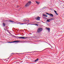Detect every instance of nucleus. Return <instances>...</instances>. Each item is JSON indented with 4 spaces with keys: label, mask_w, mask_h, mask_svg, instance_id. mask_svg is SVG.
Instances as JSON below:
<instances>
[{
    "label": "nucleus",
    "mask_w": 64,
    "mask_h": 64,
    "mask_svg": "<svg viewBox=\"0 0 64 64\" xmlns=\"http://www.w3.org/2000/svg\"><path fill=\"white\" fill-rule=\"evenodd\" d=\"M31 4V2L30 1L28 3L26 4L25 5V7H28V6H29L30 4Z\"/></svg>",
    "instance_id": "1"
},
{
    "label": "nucleus",
    "mask_w": 64,
    "mask_h": 64,
    "mask_svg": "<svg viewBox=\"0 0 64 64\" xmlns=\"http://www.w3.org/2000/svg\"><path fill=\"white\" fill-rule=\"evenodd\" d=\"M42 31V28H39L38 29L37 32L38 33H40V32H41Z\"/></svg>",
    "instance_id": "2"
},
{
    "label": "nucleus",
    "mask_w": 64,
    "mask_h": 64,
    "mask_svg": "<svg viewBox=\"0 0 64 64\" xmlns=\"http://www.w3.org/2000/svg\"><path fill=\"white\" fill-rule=\"evenodd\" d=\"M12 42H13L14 43H18L19 42H20V41H18L17 40H15L13 41L12 42H8V43H12Z\"/></svg>",
    "instance_id": "3"
},
{
    "label": "nucleus",
    "mask_w": 64,
    "mask_h": 64,
    "mask_svg": "<svg viewBox=\"0 0 64 64\" xmlns=\"http://www.w3.org/2000/svg\"><path fill=\"white\" fill-rule=\"evenodd\" d=\"M16 37H17V38H22V39H26L27 38L25 37H18V36H16Z\"/></svg>",
    "instance_id": "4"
},
{
    "label": "nucleus",
    "mask_w": 64,
    "mask_h": 64,
    "mask_svg": "<svg viewBox=\"0 0 64 64\" xmlns=\"http://www.w3.org/2000/svg\"><path fill=\"white\" fill-rule=\"evenodd\" d=\"M40 18L39 16H38L36 18V20H40Z\"/></svg>",
    "instance_id": "5"
},
{
    "label": "nucleus",
    "mask_w": 64,
    "mask_h": 64,
    "mask_svg": "<svg viewBox=\"0 0 64 64\" xmlns=\"http://www.w3.org/2000/svg\"><path fill=\"white\" fill-rule=\"evenodd\" d=\"M46 29L48 30V31L49 32H50V28H48L47 27H46Z\"/></svg>",
    "instance_id": "6"
},
{
    "label": "nucleus",
    "mask_w": 64,
    "mask_h": 64,
    "mask_svg": "<svg viewBox=\"0 0 64 64\" xmlns=\"http://www.w3.org/2000/svg\"><path fill=\"white\" fill-rule=\"evenodd\" d=\"M36 2L37 3V4L38 5H39V3H40V2H37L36 1Z\"/></svg>",
    "instance_id": "7"
},
{
    "label": "nucleus",
    "mask_w": 64,
    "mask_h": 64,
    "mask_svg": "<svg viewBox=\"0 0 64 64\" xmlns=\"http://www.w3.org/2000/svg\"><path fill=\"white\" fill-rule=\"evenodd\" d=\"M10 22H14V23H16V22H14V21L12 20H10L9 21Z\"/></svg>",
    "instance_id": "8"
},
{
    "label": "nucleus",
    "mask_w": 64,
    "mask_h": 64,
    "mask_svg": "<svg viewBox=\"0 0 64 64\" xmlns=\"http://www.w3.org/2000/svg\"><path fill=\"white\" fill-rule=\"evenodd\" d=\"M49 15H50V16H52V17H53L54 16L53 15V14H50Z\"/></svg>",
    "instance_id": "9"
},
{
    "label": "nucleus",
    "mask_w": 64,
    "mask_h": 64,
    "mask_svg": "<svg viewBox=\"0 0 64 64\" xmlns=\"http://www.w3.org/2000/svg\"><path fill=\"white\" fill-rule=\"evenodd\" d=\"M43 16H45V17H47L48 16L46 15H45V14H44L43 15Z\"/></svg>",
    "instance_id": "10"
},
{
    "label": "nucleus",
    "mask_w": 64,
    "mask_h": 64,
    "mask_svg": "<svg viewBox=\"0 0 64 64\" xmlns=\"http://www.w3.org/2000/svg\"><path fill=\"white\" fill-rule=\"evenodd\" d=\"M38 60H39V59L37 58L35 61H34V62H37V61H38Z\"/></svg>",
    "instance_id": "11"
},
{
    "label": "nucleus",
    "mask_w": 64,
    "mask_h": 64,
    "mask_svg": "<svg viewBox=\"0 0 64 64\" xmlns=\"http://www.w3.org/2000/svg\"><path fill=\"white\" fill-rule=\"evenodd\" d=\"M3 26H5V24L4 23H3Z\"/></svg>",
    "instance_id": "12"
},
{
    "label": "nucleus",
    "mask_w": 64,
    "mask_h": 64,
    "mask_svg": "<svg viewBox=\"0 0 64 64\" xmlns=\"http://www.w3.org/2000/svg\"><path fill=\"white\" fill-rule=\"evenodd\" d=\"M47 22H50V20H47Z\"/></svg>",
    "instance_id": "13"
},
{
    "label": "nucleus",
    "mask_w": 64,
    "mask_h": 64,
    "mask_svg": "<svg viewBox=\"0 0 64 64\" xmlns=\"http://www.w3.org/2000/svg\"><path fill=\"white\" fill-rule=\"evenodd\" d=\"M25 24L24 23H22V24H20V25H23V24Z\"/></svg>",
    "instance_id": "14"
},
{
    "label": "nucleus",
    "mask_w": 64,
    "mask_h": 64,
    "mask_svg": "<svg viewBox=\"0 0 64 64\" xmlns=\"http://www.w3.org/2000/svg\"><path fill=\"white\" fill-rule=\"evenodd\" d=\"M54 12H55V13H57V12H56V11H55V10H54Z\"/></svg>",
    "instance_id": "15"
},
{
    "label": "nucleus",
    "mask_w": 64,
    "mask_h": 64,
    "mask_svg": "<svg viewBox=\"0 0 64 64\" xmlns=\"http://www.w3.org/2000/svg\"><path fill=\"white\" fill-rule=\"evenodd\" d=\"M46 14H47L48 15H50V14H48V13H46Z\"/></svg>",
    "instance_id": "16"
},
{
    "label": "nucleus",
    "mask_w": 64,
    "mask_h": 64,
    "mask_svg": "<svg viewBox=\"0 0 64 64\" xmlns=\"http://www.w3.org/2000/svg\"><path fill=\"white\" fill-rule=\"evenodd\" d=\"M56 13V15H58V14L57 12Z\"/></svg>",
    "instance_id": "17"
},
{
    "label": "nucleus",
    "mask_w": 64,
    "mask_h": 64,
    "mask_svg": "<svg viewBox=\"0 0 64 64\" xmlns=\"http://www.w3.org/2000/svg\"><path fill=\"white\" fill-rule=\"evenodd\" d=\"M34 25H37V26H38V24H34Z\"/></svg>",
    "instance_id": "18"
},
{
    "label": "nucleus",
    "mask_w": 64,
    "mask_h": 64,
    "mask_svg": "<svg viewBox=\"0 0 64 64\" xmlns=\"http://www.w3.org/2000/svg\"><path fill=\"white\" fill-rule=\"evenodd\" d=\"M17 58H14V59H16L15 60H17Z\"/></svg>",
    "instance_id": "19"
},
{
    "label": "nucleus",
    "mask_w": 64,
    "mask_h": 64,
    "mask_svg": "<svg viewBox=\"0 0 64 64\" xmlns=\"http://www.w3.org/2000/svg\"><path fill=\"white\" fill-rule=\"evenodd\" d=\"M4 29L5 31H6V30H5V29L4 28Z\"/></svg>",
    "instance_id": "20"
},
{
    "label": "nucleus",
    "mask_w": 64,
    "mask_h": 64,
    "mask_svg": "<svg viewBox=\"0 0 64 64\" xmlns=\"http://www.w3.org/2000/svg\"><path fill=\"white\" fill-rule=\"evenodd\" d=\"M14 54V53H12V54Z\"/></svg>",
    "instance_id": "21"
},
{
    "label": "nucleus",
    "mask_w": 64,
    "mask_h": 64,
    "mask_svg": "<svg viewBox=\"0 0 64 64\" xmlns=\"http://www.w3.org/2000/svg\"><path fill=\"white\" fill-rule=\"evenodd\" d=\"M6 31H8V30H6Z\"/></svg>",
    "instance_id": "22"
},
{
    "label": "nucleus",
    "mask_w": 64,
    "mask_h": 64,
    "mask_svg": "<svg viewBox=\"0 0 64 64\" xmlns=\"http://www.w3.org/2000/svg\"><path fill=\"white\" fill-rule=\"evenodd\" d=\"M49 21H50V20H50V19H49Z\"/></svg>",
    "instance_id": "23"
},
{
    "label": "nucleus",
    "mask_w": 64,
    "mask_h": 64,
    "mask_svg": "<svg viewBox=\"0 0 64 64\" xmlns=\"http://www.w3.org/2000/svg\"><path fill=\"white\" fill-rule=\"evenodd\" d=\"M32 25H34V24H32Z\"/></svg>",
    "instance_id": "24"
},
{
    "label": "nucleus",
    "mask_w": 64,
    "mask_h": 64,
    "mask_svg": "<svg viewBox=\"0 0 64 64\" xmlns=\"http://www.w3.org/2000/svg\"><path fill=\"white\" fill-rule=\"evenodd\" d=\"M9 33L10 34H10H11V33H10V32H9Z\"/></svg>",
    "instance_id": "25"
},
{
    "label": "nucleus",
    "mask_w": 64,
    "mask_h": 64,
    "mask_svg": "<svg viewBox=\"0 0 64 64\" xmlns=\"http://www.w3.org/2000/svg\"><path fill=\"white\" fill-rule=\"evenodd\" d=\"M52 19H53V18H52Z\"/></svg>",
    "instance_id": "26"
},
{
    "label": "nucleus",
    "mask_w": 64,
    "mask_h": 64,
    "mask_svg": "<svg viewBox=\"0 0 64 64\" xmlns=\"http://www.w3.org/2000/svg\"><path fill=\"white\" fill-rule=\"evenodd\" d=\"M28 20H26V21H28Z\"/></svg>",
    "instance_id": "27"
},
{
    "label": "nucleus",
    "mask_w": 64,
    "mask_h": 64,
    "mask_svg": "<svg viewBox=\"0 0 64 64\" xmlns=\"http://www.w3.org/2000/svg\"><path fill=\"white\" fill-rule=\"evenodd\" d=\"M17 6L18 7V6Z\"/></svg>",
    "instance_id": "28"
}]
</instances>
